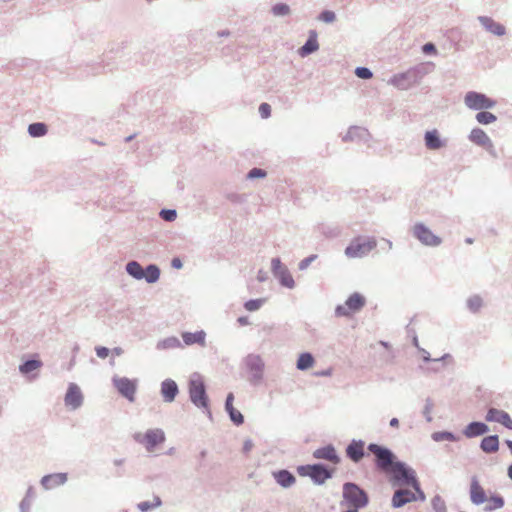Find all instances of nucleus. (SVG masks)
I'll return each mask as SVG.
<instances>
[{
    "mask_svg": "<svg viewBox=\"0 0 512 512\" xmlns=\"http://www.w3.org/2000/svg\"><path fill=\"white\" fill-rule=\"evenodd\" d=\"M435 68L432 62H423L417 64L408 70L393 75L389 80L388 84L400 90H407L414 85H417L421 80L431 73Z\"/></svg>",
    "mask_w": 512,
    "mask_h": 512,
    "instance_id": "1",
    "label": "nucleus"
},
{
    "mask_svg": "<svg viewBox=\"0 0 512 512\" xmlns=\"http://www.w3.org/2000/svg\"><path fill=\"white\" fill-rule=\"evenodd\" d=\"M188 392L190 401L199 409L206 410L211 416L209 410V398L206 392L205 383L199 373H194L188 382Z\"/></svg>",
    "mask_w": 512,
    "mask_h": 512,
    "instance_id": "2",
    "label": "nucleus"
},
{
    "mask_svg": "<svg viewBox=\"0 0 512 512\" xmlns=\"http://www.w3.org/2000/svg\"><path fill=\"white\" fill-rule=\"evenodd\" d=\"M367 450L373 454L375 467L379 471L388 473L398 461L396 454L386 446L369 443Z\"/></svg>",
    "mask_w": 512,
    "mask_h": 512,
    "instance_id": "3",
    "label": "nucleus"
},
{
    "mask_svg": "<svg viewBox=\"0 0 512 512\" xmlns=\"http://www.w3.org/2000/svg\"><path fill=\"white\" fill-rule=\"evenodd\" d=\"M297 473L302 477H309L315 485H323L334 475V469L324 463L300 465L297 467Z\"/></svg>",
    "mask_w": 512,
    "mask_h": 512,
    "instance_id": "4",
    "label": "nucleus"
},
{
    "mask_svg": "<svg viewBox=\"0 0 512 512\" xmlns=\"http://www.w3.org/2000/svg\"><path fill=\"white\" fill-rule=\"evenodd\" d=\"M377 247L374 237L358 236L351 240L345 248V255L348 258H363Z\"/></svg>",
    "mask_w": 512,
    "mask_h": 512,
    "instance_id": "5",
    "label": "nucleus"
},
{
    "mask_svg": "<svg viewBox=\"0 0 512 512\" xmlns=\"http://www.w3.org/2000/svg\"><path fill=\"white\" fill-rule=\"evenodd\" d=\"M343 499L350 507L362 509L369 503L367 492L354 482L343 484Z\"/></svg>",
    "mask_w": 512,
    "mask_h": 512,
    "instance_id": "6",
    "label": "nucleus"
},
{
    "mask_svg": "<svg viewBox=\"0 0 512 512\" xmlns=\"http://www.w3.org/2000/svg\"><path fill=\"white\" fill-rule=\"evenodd\" d=\"M133 439L144 446L147 452H153L156 447L165 442L166 436L162 429H148L144 434L137 432Z\"/></svg>",
    "mask_w": 512,
    "mask_h": 512,
    "instance_id": "7",
    "label": "nucleus"
},
{
    "mask_svg": "<svg viewBox=\"0 0 512 512\" xmlns=\"http://www.w3.org/2000/svg\"><path fill=\"white\" fill-rule=\"evenodd\" d=\"M388 473L392 474L394 483L400 485L411 486L418 480L414 469L400 460L394 463L393 468Z\"/></svg>",
    "mask_w": 512,
    "mask_h": 512,
    "instance_id": "8",
    "label": "nucleus"
},
{
    "mask_svg": "<svg viewBox=\"0 0 512 512\" xmlns=\"http://www.w3.org/2000/svg\"><path fill=\"white\" fill-rule=\"evenodd\" d=\"M366 304L365 297L358 293H352L344 305H337L335 308V315L337 317H349L353 313L359 312Z\"/></svg>",
    "mask_w": 512,
    "mask_h": 512,
    "instance_id": "9",
    "label": "nucleus"
},
{
    "mask_svg": "<svg viewBox=\"0 0 512 512\" xmlns=\"http://www.w3.org/2000/svg\"><path fill=\"white\" fill-rule=\"evenodd\" d=\"M244 364L250 373V383L258 385L262 381L264 374L265 363L263 359L260 355L251 353L244 358Z\"/></svg>",
    "mask_w": 512,
    "mask_h": 512,
    "instance_id": "10",
    "label": "nucleus"
},
{
    "mask_svg": "<svg viewBox=\"0 0 512 512\" xmlns=\"http://www.w3.org/2000/svg\"><path fill=\"white\" fill-rule=\"evenodd\" d=\"M464 103L466 107L475 111L492 109L497 104L495 100L489 98L487 95L476 91L467 92L464 97Z\"/></svg>",
    "mask_w": 512,
    "mask_h": 512,
    "instance_id": "11",
    "label": "nucleus"
},
{
    "mask_svg": "<svg viewBox=\"0 0 512 512\" xmlns=\"http://www.w3.org/2000/svg\"><path fill=\"white\" fill-rule=\"evenodd\" d=\"M412 235L422 245L428 247H438L442 243V239L434 234L424 223L417 222L412 227Z\"/></svg>",
    "mask_w": 512,
    "mask_h": 512,
    "instance_id": "12",
    "label": "nucleus"
},
{
    "mask_svg": "<svg viewBox=\"0 0 512 512\" xmlns=\"http://www.w3.org/2000/svg\"><path fill=\"white\" fill-rule=\"evenodd\" d=\"M271 272L283 287L288 289H293L295 287V281L289 269L281 262L279 257L272 258Z\"/></svg>",
    "mask_w": 512,
    "mask_h": 512,
    "instance_id": "13",
    "label": "nucleus"
},
{
    "mask_svg": "<svg viewBox=\"0 0 512 512\" xmlns=\"http://www.w3.org/2000/svg\"><path fill=\"white\" fill-rule=\"evenodd\" d=\"M112 383L121 396L125 397L130 402L135 400V393L137 390L136 379L114 376L112 378Z\"/></svg>",
    "mask_w": 512,
    "mask_h": 512,
    "instance_id": "14",
    "label": "nucleus"
},
{
    "mask_svg": "<svg viewBox=\"0 0 512 512\" xmlns=\"http://www.w3.org/2000/svg\"><path fill=\"white\" fill-rule=\"evenodd\" d=\"M469 496L472 504L480 506L488 501L486 491L477 476H472L469 485Z\"/></svg>",
    "mask_w": 512,
    "mask_h": 512,
    "instance_id": "15",
    "label": "nucleus"
},
{
    "mask_svg": "<svg viewBox=\"0 0 512 512\" xmlns=\"http://www.w3.org/2000/svg\"><path fill=\"white\" fill-rule=\"evenodd\" d=\"M65 405L72 410L80 408L83 404V394L79 386L75 383L68 385L67 392L64 398Z\"/></svg>",
    "mask_w": 512,
    "mask_h": 512,
    "instance_id": "16",
    "label": "nucleus"
},
{
    "mask_svg": "<svg viewBox=\"0 0 512 512\" xmlns=\"http://www.w3.org/2000/svg\"><path fill=\"white\" fill-rule=\"evenodd\" d=\"M364 448L365 441L361 439H353L346 446V457L350 459L353 463H359L366 455Z\"/></svg>",
    "mask_w": 512,
    "mask_h": 512,
    "instance_id": "17",
    "label": "nucleus"
},
{
    "mask_svg": "<svg viewBox=\"0 0 512 512\" xmlns=\"http://www.w3.org/2000/svg\"><path fill=\"white\" fill-rule=\"evenodd\" d=\"M485 420L488 422H497L502 424L505 428L512 430V419L510 415L504 411L497 408H489Z\"/></svg>",
    "mask_w": 512,
    "mask_h": 512,
    "instance_id": "18",
    "label": "nucleus"
},
{
    "mask_svg": "<svg viewBox=\"0 0 512 512\" xmlns=\"http://www.w3.org/2000/svg\"><path fill=\"white\" fill-rule=\"evenodd\" d=\"M67 480V473H52L44 475L40 480V484L45 490H52L54 488L64 485L67 482Z\"/></svg>",
    "mask_w": 512,
    "mask_h": 512,
    "instance_id": "19",
    "label": "nucleus"
},
{
    "mask_svg": "<svg viewBox=\"0 0 512 512\" xmlns=\"http://www.w3.org/2000/svg\"><path fill=\"white\" fill-rule=\"evenodd\" d=\"M312 455L315 459L326 460L335 465L341 462V458L332 444L316 449Z\"/></svg>",
    "mask_w": 512,
    "mask_h": 512,
    "instance_id": "20",
    "label": "nucleus"
},
{
    "mask_svg": "<svg viewBox=\"0 0 512 512\" xmlns=\"http://www.w3.org/2000/svg\"><path fill=\"white\" fill-rule=\"evenodd\" d=\"M424 143L428 150H440L446 146V141L440 136L437 129L428 130L424 134Z\"/></svg>",
    "mask_w": 512,
    "mask_h": 512,
    "instance_id": "21",
    "label": "nucleus"
},
{
    "mask_svg": "<svg viewBox=\"0 0 512 512\" xmlns=\"http://www.w3.org/2000/svg\"><path fill=\"white\" fill-rule=\"evenodd\" d=\"M415 502V497L413 491L409 489H398L394 492L391 505L393 508H402L408 503Z\"/></svg>",
    "mask_w": 512,
    "mask_h": 512,
    "instance_id": "22",
    "label": "nucleus"
},
{
    "mask_svg": "<svg viewBox=\"0 0 512 512\" xmlns=\"http://www.w3.org/2000/svg\"><path fill=\"white\" fill-rule=\"evenodd\" d=\"M233 401H234V394L232 392H230L226 396L225 405H224L225 411L227 412L231 422L236 426H240L244 423V416L239 410H237L233 406Z\"/></svg>",
    "mask_w": 512,
    "mask_h": 512,
    "instance_id": "23",
    "label": "nucleus"
},
{
    "mask_svg": "<svg viewBox=\"0 0 512 512\" xmlns=\"http://www.w3.org/2000/svg\"><path fill=\"white\" fill-rule=\"evenodd\" d=\"M490 431L489 426L481 421H472L463 429L462 433L466 438L483 436Z\"/></svg>",
    "mask_w": 512,
    "mask_h": 512,
    "instance_id": "24",
    "label": "nucleus"
},
{
    "mask_svg": "<svg viewBox=\"0 0 512 512\" xmlns=\"http://www.w3.org/2000/svg\"><path fill=\"white\" fill-rule=\"evenodd\" d=\"M318 34L316 30H310L308 34V38L303 46L298 49V54L300 57H307L319 49V43L317 40Z\"/></svg>",
    "mask_w": 512,
    "mask_h": 512,
    "instance_id": "25",
    "label": "nucleus"
},
{
    "mask_svg": "<svg viewBox=\"0 0 512 512\" xmlns=\"http://www.w3.org/2000/svg\"><path fill=\"white\" fill-rule=\"evenodd\" d=\"M478 21L485 28L486 31L496 36H503L506 33V28L499 22L494 21L488 16H478Z\"/></svg>",
    "mask_w": 512,
    "mask_h": 512,
    "instance_id": "26",
    "label": "nucleus"
},
{
    "mask_svg": "<svg viewBox=\"0 0 512 512\" xmlns=\"http://www.w3.org/2000/svg\"><path fill=\"white\" fill-rule=\"evenodd\" d=\"M179 393V388L177 383L172 379H165L161 383V395L163 400L167 403H171L175 400L177 394Z\"/></svg>",
    "mask_w": 512,
    "mask_h": 512,
    "instance_id": "27",
    "label": "nucleus"
},
{
    "mask_svg": "<svg viewBox=\"0 0 512 512\" xmlns=\"http://www.w3.org/2000/svg\"><path fill=\"white\" fill-rule=\"evenodd\" d=\"M276 483L282 488H289L296 482V477L287 469H280L272 473Z\"/></svg>",
    "mask_w": 512,
    "mask_h": 512,
    "instance_id": "28",
    "label": "nucleus"
},
{
    "mask_svg": "<svg viewBox=\"0 0 512 512\" xmlns=\"http://www.w3.org/2000/svg\"><path fill=\"white\" fill-rule=\"evenodd\" d=\"M182 339H183L184 344L187 346L197 344L201 347H205L206 332L204 330H199L196 332H183Z\"/></svg>",
    "mask_w": 512,
    "mask_h": 512,
    "instance_id": "29",
    "label": "nucleus"
},
{
    "mask_svg": "<svg viewBox=\"0 0 512 512\" xmlns=\"http://www.w3.org/2000/svg\"><path fill=\"white\" fill-rule=\"evenodd\" d=\"M480 449L487 454L496 453L499 450V436L496 434L485 436L480 442Z\"/></svg>",
    "mask_w": 512,
    "mask_h": 512,
    "instance_id": "30",
    "label": "nucleus"
},
{
    "mask_svg": "<svg viewBox=\"0 0 512 512\" xmlns=\"http://www.w3.org/2000/svg\"><path fill=\"white\" fill-rule=\"evenodd\" d=\"M469 140L481 147H484L486 144H489L491 140L486 132L481 128H473L468 136Z\"/></svg>",
    "mask_w": 512,
    "mask_h": 512,
    "instance_id": "31",
    "label": "nucleus"
},
{
    "mask_svg": "<svg viewBox=\"0 0 512 512\" xmlns=\"http://www.w3.org/2000/svg\"><path fill=\"white\" fill-rule=\"evenodd\" d=\"M314 363V356L310 352H303L298 356L296 368L300 371H306L313 367Z\"/></svg>",
    "mask_w": 512,
    "mask_h": 512,
    "instance_id": "32",
    "label": "nucleus"
},
{
    "mask_svg": "<svg viewBox=\"0 0 512 512\" xmlns=\"http://www.w3.org/2000/svg\"><path fill=\"white\" fill-rule=\"evenodd\" d=\"M183 345L181 341L175 337L170 336L167 338H164L162 340H159L156 344L157 350H169V349H176V348H182Z\"/></svg>",
    "mask_w": 512,
    "mask_h": 512,
    "instance_id": "33",
    "label": "nucleus"
},
{
    "mask_svg": "<svg viewBox=\"0 0 512 512\" xmlns=\"http://www.w3.org/2000/svg\"><path fill=\"white\" fill-rule=\"evenodd\" d=\"M487 502L489 503L484 507L485 512H493L495 510L503 508L505 505V500L503 496L497 493H494L490 497H488Z\"/></svg>",
    "mask_w": 512,
    "mask_h": 512,
    "instance_id": "34",
    "label": "nucleus"
},
{
    "mask_svg": "<svg viewBox=\"0 0 512 512\" xmlns=\"http://www.w3.org/2000/svg\"><path fill=\"white\" fill-rule=\"evenodd\" d=\"M160 274H161L160 268L156 264H149L144 269L143 279L147 283L153 284L159 280Z\"/></svg>",
    "mask_w": 512,
    "mask_h": 512,
    "instance_id": "35",
    "label": "nucleus"
},
{
    "mask_svg": "<svg viewBox=\"0 0 512 512\" xmlns=\"http://www.w3.org/2000/svg\"><path fill=\"white\" fill-rule=\"evenodd\" d=\"M126 272L136 280H142L144 277V268L137 261H129L126 264Z\"/></svg>",
    "mask_w": 512,
    "mask_h": 512,
    "instance_id": "36",
    "label": "nucleus"
},
{
    "mask_svg": "<svg viewBox=\"0 0 512 512\" xmlns=\"http://www.w3.org/2000/svg\"><path fill=\"white\" fill-rule=\"evenodd\" d=\"M36 497L33 486H29L24 498L21 500L19 504L20 512H30L32 503Z\"/></svg>",
    "mask_w": 512,
    "mask_h": 512,
    "instance_id": "37",
    "label": "nucleus"
},
{
    "mask_svg": "<svg viewBox=\"0 0 512 512\" xmlns=\"http://www.w3.org/2000/svg\"><path fill=\"white\" fill-rule=\"evenodd\" d=\"M48 127L43 122H34L29 124L28 133L33 138L43 137L47 134Z\"/></svg>",
    "mask_w": 512,
    "mask_h": 512,
    "instance_id": "38",
    "label": "nucleus"
},
{
    "mask_svg": "<svg viewBox=\"0 0 512 512\" xmlns=\"http://www.w3.org/2000/svg\"><path fill=\"white\" fill-rule=\"evenodd\" d=\"M42 362L38 359H28L19 365V372L23 375H27L34 370L40 368Z\"/></svg>",
    "mask_w": 512,
    "mask_h": 512,
    "instance_id": "39",
    "label": "nucleus"
},
{
    "mask_svg": "<svg viewBox=\"0 0 512 512\" xmlns=\"http://www.w3.org/2000/svg\"><path fill=\"white\" fill-rule=\"evenodd\" d=\"M161 505H162L161 498L159 496H157V495H154L152 502H150V501H142V502L137 504V508L141 512H149V511H151L153 509L159 508Z\"/></svg>",
    "mask_w": 512,
    "mask_h": 512,
    "instance_id": "40",
    "label": "nucleus"
},
{
    "mask_svg": "<svg viewBox=\"0 0 512 512\" xmlns=\"http://www.w3.org/2000/svg\"><path fill=\"white\" fill-rule=\"evenodd\" d=\"M431 438L435 442H441V441H451L456 442L459 440V436L455 435L453 432L450 431H437L433 432L431 435Z\"/></svg>",
    "mask_w": 512,
    "mask_h": 512,
    "instance_id": "41",
    "label": "nucleus"
},
{
    "mask_svg": "<svg viewBox=\"0 0 512 512\" xmlns=\"http://www.w3.org/2000/svg\"><path fill=\"white\" fill-rule=\"evenodd\" d=\"M475 118H476L477 122L482 125H488L497 120V117L493 113L485 111V110L479 111L476 114Z\"/></svg>",
    "mask_w": 512,
    "mask_h": 512,
    "instance_id": "42",
    "label": "nucleus"
},
{
    "mask_svg": "<svg viewBox=\"0 0 512 512\" xmlns=\"http://www.w3.org/2000/svg\"><path fill=\"white\" fill-rule=\"evenodd\" d=\"M466 305L469 311L477 313L483 305V300L479 295H473L467 299Z\"/></svg>",
    "mask_w": 512,
    "mask_h": 512,
    "instance_id": "43",
    "label": "nucleus"
},
{
    "mask_svg": "<svg viewBox=\"0 0 512 512\" xmlns=\"http://www.w3.org/2000/svg\"><path fill=\"white\" fill-rule=\"evenodd\" d=\"M271 11L276 17H284L290 14V7L286 3H276Z\"/></svg>",
    "mask_w": 512,
    "mask_h": 512,
    "instance_id": "44",
    "label": "nucleus"
},
{
    "mask_svg": "<svg viewBox=\"0 0 512 512\" xmlns=\"http://www.w3.org/2000/svg\"><path fill=\"white\" fill-rule=\"evenodd\" d=\"M264 298L250 299L244 303V308L249 312L258 311L265 303Z\"/></svg>",
    "mask_w": 512,
    "mask_h": 512,
    "instance_id": "45",
    "label": "nucleus"
},
{
    "mask_svg": "<svg viewBox=\"0 0 512 512\" xmlns=\"http://www.w3.org/2000/svg\"><path fill=\"white\" fill-rule=\"evenodd\" d=\"M431 506L434 512H447L446 503L440 495H435L432 498Z\"/></svg>",
    "mask_w": 512,
    "mask_h": 512,
    "instance_id": "46",
    "label": "nucleus"
},
{
    "mask_svg": "<svg viewBox=\"0 0 512 512\" xmlns=\"http://www.w3.org/2000/svg\"><path fill=\"white\" fill-rule=\"evenodd\" d=\"M433 408H434L433 400L430 397L426 398L422 414H423L425 420L429 423L432 422V420H433V418H432Z\"/></svg>",
    "mask_w": 512,
    "mask_h": 512,
    "instance_id": "47",
    "label": "nucleus"
},
{
    "mask_svg": "<svg viewBox=\"0 0 512 512\" xmlns=\"http://www.w3.org/2000/svg\"><path fill=\"white\" fill-rule=\"evenodd\" d=\"M355 75L360 79L368 80L373 77V72L368 67L359 66L355 69Z\"/></svg>",
    "mask_w": 512,
    "mask_h": 512,
    "instance_id": "48",
    "label": "nucleus"
},
{
    "mask_svg": "<svg viewBox=\"0 0 512 512\" xmlns=\"http://www.w3.org/2000/svg\"><path fill=\"white\" fill-rule=\"evenodd\" d=\"M352 128H353V130H355V132L353 133L354 140L367 141L368 136H369V132L367 129H365L363 127H358V126H352Z\"/></svg>",
    "mask_w": 512,
    "mask_h": 512,
    "instance_id": "49",
    "label": "nucleus"
},
{
    "mask_svg": "<svg viewBox=\"0 0 512 512\" xmlns=\"http://www.w3.org/2000/svg\"><path fill=\"white\" fill-rule=\"evenodd\" d=\"M159 216L168 222H172L177 218V212L175 209H161Z\"/></svg>",
    "mask_w": 512,
    "mask_h": 512,
    "instance_id": "50",
    "label": "nucleus"
},
{
    "mask_svg": "<svg viewBox=\"0 0 512 512\" xmlns=\"http://www.w3.org/2000/svg\"><path fill=\"white\" fill-rule=\"evenodd\" d=\"M410 487L413 488L414 490V497H415V501H425L426 499V495L424 493V491L422 490L421 486H420V482L419 480H417L413 485H411Z\"/></svg>",
    "mask_w": 512,
    "mask_h": 512,
    "instance_id": "51",
    "label": "nucleus"
},
{
    "mask_svg": "<svg viewBox=\"0 0 512 512\" xmlns=\"http://www.w3.org/2000/svg\"><path fill=\"white\" fill-rule=\"evenodd\" d=\"M318 19L324 23H332L336 19V15L331 10H323L319 16Z\"/></svg>",
    "mask_w": 512,
    "mask_h": 512,
    "instance_id": "52",
    "label": "nucleus"
},
{
    "mask_svg": "<svg viewBox=\"0 0 512 512\" xmlns=\"http://www.w3.org/2000/svg\"><path fill=\"white\" fill-rule=\"evenodd\" d=\"M267 173L264 169H261V168H252L248 173H247V179H250V180H253V179H260V178H264L266 177Z\"/></svg>",
    "mask_w": 512,
    "mask_h": 512,
    "instance_id": "53",
    "label": "nucleus"
},
{
    "mask_svg": "<svg viewBox=\"0 0 512 512\" xmlns=\"http://www.w3.org/2000/svg\"><path fill=\"white\" fill-rule=\"evenodd\" d=\"M316 258H317V255H316V254H312V255H310V256H308V257H306V258L302 259V260L299 262V264H298V269H299L300 271H304V270H306V269L310 266V264H311L313 261H315V259H316Z\"/></svg>",
    "mask_w": 512,
    "mask_h": 512,
    "instance_id": "54",
    "label": "nucleus"
},
{
    "mask_svg": "<svg viewBox=\"0 0 512 512\" xmlns=\"http://www.w3.org/2000/svg\"><path fill=\"white\" fill-rule=\"evenodd\" d=\"M258 110L263 119L271 115V106L268 103H261Z\"/></svg>",
    "mask_w": 512,
    "mask_h": 512,
    "instance_id": "55",
    "label": "nucleus"
},
{
    "mask_svg": "<svg viewBox=\"0 0 512 512\" xmlns=\"http://www.w3.org/2000/svg\"><path fill=\"white\" fill-rule=\"evenodd\" d=\"M422 52L424 54H436L437 53V49H436V46L434 43L432 42H427L425 43L423 46H422Z\"/></svg>",
    "mask_w": 512,
    "mask_h": 512,
    "instance_id": "56",
    "label": "nucleus"
},
{
    "mask_svg": "<svg viewBox=\"0 0 512 512\" xmlns=\"http://www.w3.org/2000/svg\"><path fill=\"white\" fill-rule=\"evenodd\" d=\"M95 352L99 358L105 359L109 355L110 349L105 346H97L95 347Z\"/></svg>",
    "mask_w": 512,
    "mask_h": 512,
    "instance_id": "57",
    "label": "nucleus"
},
{
    "mask_svg": "<svg viewBox=\"0 0 512 512\" xmlns=\"http://www.w3.org/2000/svg\"><path fill=\"white\" fill-rule=\"evenodd\" d=\"M253 446H254L253 441L251 439H246L243 443V448H242L243 453L248 454L252 450Z\"/></svg>",
    "mask_w": 512,
    "mask_h": 512,
    "instance_id": "58",
    "label": "nucleus"
},
{
    "mask_svg": "<svg viewBox=\"0 0 512 512\" xmlns=\"http://www.w3.org/2000/svg\"><path fill=\"white\" fill-rule=\"evenodd\" d=\"M484 148L487 150V152H488L492 157H494V158H497V157H498L497 152H496V150H495V147H494V145H493V142H492L491 140L489 141V144H486V145L484 146Z\"/></svg>",
    "mask_w": 512,
    "mask_h": 512,
    "instance_id": "59",
    "label": "nucleus"
},
{
    "mask_svg": "<svg viewBox=\"0 0 512 512\" xmlns=\"http://www.w3.org/2000/svg\"><path fill=\"white\" fill-rule=\"evenodd\" d=\"M355 130H353L352 126L348 129L347 133L342 137L343 142H350L354 141L353 139V133Z\"/></svg>",
    "mask_w": 512,
    "mask_h": 512,
    "instance_id": "60",
    "label": "nucleus"
},
{
    "mask_svg": "<svg viewBox=\"0 0 512 512\" xmlns=\"http://www.w3.org/2000/svg\"><path fill=\"white\" fill-rule=\"evenodd\" d=\"M267 279H268L267 272H265L264 270L260 269L258 271V273H257V280L262 283V282L267 281Z\"/></svg>",
    "mask_w": 512,
    "mask_h": 512,
    "instance_id": "61",
    "label": "nucleus"
},
{
    "mask_svg": "<svg viewBox=\"0 0 512 512\" xmlns=\"http://www.w3.org/2000/svg\"><path fill=\"white\" fill-rule=\"evenodd\" d=\"M171 266L175 269H181L183 267L182 260L178 257H175L171 261Z\"/></svg>",
    "mask_w": 512,
    "mask_h": 512,
    "instance_id": "62",
    "label": "nucleus"
},
{
    "mask_svg": "<svg viewBox=\"0 0 512 512\" xmlns=\"http://www.w3.org/2000/svg\"><path fill=\"white\" fill-rule=\"evenodd\" d=\"M419 351L422 353V360L424 362H433L434 359L430 357V353L427 350L422 348Z\"/></svg>",
    "mask_w": 512,
    "mask_h": 512,
    "instance_id": "63",
    "label": "nucleus"
},
{
    "mask_svg": "<svg viewBox=\"0 0 512 512\" xmlns=\"http://www.w3.org/2000/svg\"><path fill=\"white\" fill-rule=\"evenodd\" d=\"M237 322L240 326H247L250 324L248 316H240L237 319Z\"/></svg>",
    "mask_w": 512,
    "mask_h": 512,
    "instance_id": "64",
    "label": "nucleus"
}]
</instances>
